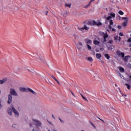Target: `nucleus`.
<instances>
[{
  "label": "nucleus",
  "mask_w": 131,
  "mask_h": 131,
  "mask_svg": "<svg viewBox=\"0 0 131 131\" xmlns=\"http://www.w3.org/2000/svg\"><path fill=\"white\" fill-rule=\"evenodd\" d=\"M9 93L10 94H9L8 95V100H7V103L8 104H10L12 103V95L14 96H18V94L13 88L10 89Z\"/></svg>",
  "instance_id": "f257e3e1"
},
{
  "label": "nucleus",
  "mask_w": 131,
  "mask_h": 131,
  "mask_svg": "<svg viewBox=\"0 0 131 131\" xmlns=\"http://www.w3.org/2000/svg\"><path fill=\"white\" fill-rule=\"evenodd\" d=\"M116 54L118 56L121 57V58L123 59L124 61L127 62L128 61V58H130V56H125L124 52H121V51L118 50L116 51Z\"/></svg>",
  "instance_id": "f03ea898"
},
{
  "label": "nucleus",
  "mask_w": 131,
  "mask_h": 131,
  "mask_svg": "<svg viewBox=\"0 0 131 131\" xmlns=\"http://www.w3.org/2000/svg\"><path fill=\"white\" fill-rule=\"evenodd\" d=\"M89 25H90V26H101L102 25V23L101 21H99L98 23H97L95 20H91L90 21H89Z\"/></svg>",
  "instance_id": "7ed1b4c3"
},
{
  "label": "nucleus",
  "mask_w": 131,
  "mask_h": 131,
  "mask_svg": "<svg viewBox=\"0 0 131 131\" xmlns=\"http://www.w3.org/2000/svg\"><path fill=\"white\" fill-rule=\"evenodd\" d=\"M12 111L15 114V117L18 118L19 117V113H18V111L16 110L14 107H12Z\"/></svg>",
  "instance_id": "20e7f679"
},
{
  "label": "nucleus",
  "mask_w": 131,
  "mask_h": 131,
  "mask_svg": "<svg viewBox=\"0 0 131 131\" xmlns=\"http://www.w3.org/2000/svg\"><path fill=\"white\" fill-rule=\"evenodd\" d=\"M33 121H34V123L35 125H36V126H41V123L39 121H36V120H33Z\"/></svg>",
  "instance_id": "39448f33"
},
{
  "label": "nucleus",
  "mask_w": 131,
  "mask_h": 131,
  "mask_svg": "<svg viewBox=\"0 0 131 131\" xmlns=\"http://www.w3.org/2000/svg\"><path fill=\"white\" fill-rule=\"evenodd\" d=\"M19 90H20V91L23 92H28V88L27 89V88H25L21 87V88H19Z\"/></svg>",
  "instance_id": "423d86ee"
},
{
  "label": "nucleus",
  "mask_w": 131,
  "mask_h": 131,
  "mask_svg": "<svg viewBox=\"0 0 131 131\" xmlns=\"http://www.w3.org/2000/svg\"><path fill=\"white\" fill-rule=\"evenodd\" d=\"M78 29L80 31H82V30H85L88 31L89 30V28H88L86 25H84V26L83 28H78Z\"/></svg>",
  "instance_id": "0eeeda50"
},
{
  "label": "nucleus",
  "mask_w": 131,
  "mask_h": 131,
  "mask_svg": "<svg viewBox=\"0 0 131 131\" xmlns=\"http://www.w3.org/2000/svg\"><path fill=\"white\" fill-rule=\"evenodd\" d=\"M28 92H30L33 93L34 95H37V93L33 91L32 90V89H31L29 88H28Z\"/></svg>",
  "instance_id": "6e6552de"
},
{
  "label": "nucleus",
  "mask_w": 131,
  "mask_h": 131,
  "mask_svg": "<svg viewBox=\"0 0 131 131\" xmlns=\"http://www.w3.org/2000/svg\"><path fill=\"white\" fill-rule=\"evenodd\" d=\"M85 42H86L88 44H92V40L90 39L89 40L88 39H84Z\"/></svg>",
  "instance_id": "1a4fd4ad"
},
{
  "label": "nucleus",
  "mask_w": 131,
  "mask_h": 131,
  "mask_svg": "<svg viewBox=\"0 0 131 131\" xmlns=\"http://www.w3.org/2000/svg\"><path fill=\"white\" fill-rule=\"evenodd\" d=\"M7 81V78H4L3 80H0V84H4Z\"/></svg>",
  "instance_id": "9d476101"
},
{
  "label": "nucleus",
  "mask_w": 131,
  "mask_h": 131,
  "mask_svg": "<svg viewBox=\"0 0 131 131\" xmlns=\"http://www.w3.org/2000/svg\"><path fill=\"white\" fill-rule=\"evenodd\" d=\"M102 35H103V38H107L108 37V34H107V32H106L105 33H104V32H102Z\"/></svg>",
  "instance_id": "9b49d317"
},
{
  "label": "nucleus",
  "mask_w": 131,
  "mask_h": 131,
  "mask_svg": "<svg viewBox=\"0 0 131 131\" xmlns=\"http://www.w3.org/2000/svg\"><path fill=\"white\" fill-rule=\"evenodd\" d=\"M119 71H120V72L121 73H124V68H122V67H120V68H118Z\"/></svg>",
  "instance_id": "f8f14e48"
},
{
  "label": "nucleus",
  "mask_w": 131,
  "mask_h": 131,
  "mask_svg": "<svg viewBox=\"0 0 131 131\" xmlns=\"http://www.w3.org/2000/svg\"><path fill=\"white\" fill-rule=\"evenodd\" d=\"M96 58L98 59H100L102 57V55L100 54H96Z\"/></svg>",
  "instance_id": "ddd939ff"
},
{
  "label": "nucleus",
  "mask_w": 131,
  "mask_h": 131,
  "mask_svg": "<svg viewBox=\"0 0 131 131\" xmlns=\"http://www.w3.org/2000/svg\"><path fill=\"white\" fill-rule=\"evenodd\" d=\"M7 113L10 115H12V108H8Z\"/></svg>",
  "instance_id": "4468645a"
},
{
  "label": "nucleus",
  "mask_w": 131,
  "mask_h": 131,
  "mask_svg": "<svg viewBox=\"0 0 131 131\" xmlns=\"http://www.w3.org/2000/svg\"><path fill=\"white\" fill-rule=\"evenodd\" d=\"M119 92H120L121 95H122V97H127V95L124 94L123 93V92H121V90H120V89H119Z\"/></svg>",
  "instance_id": "2eb2a0df"
},
{
  "label": "nucleus",
  "mask_w": 131,
  "mask_h": 131,
  "mask_svg": "<svg viewBox=\"0 0 131 131\" xmlns=\"http://www.w3.org/2000/svg\"><path fill=\"white\" fill-rule=\"evenodd\" d=\"M94 44L96 45H98L100 44V42L98 40H94Z\"/></svg>",
  "instance_id": "dca6fc26"
},
{
  "label": "nucleus",
  "mask_w": 131,
  "mask_h": 131,
  "mask_svg": "<svg viewBox=\"0 0 131 131\" xmlns=\"http://www.w3.org/2000/svg\"><path fill=\"white\" fill-rule=\"evenodd\" d=\"M94 1H95V0H90V4H89V5H86V6H85V8H88V7H89V6H90L92 2H94Z\"/></svg>",
  "instance_id": "f3484780"
},
{
  "label": "nucleus",
  "mask_w": 131,
  "mask_h": 131,
  "mask_svg": "<svg viewBox=\"0 0 131 131\" xmlns=\"http://www.w3.org/2000/svg\"><path fill=\"white\" fill-rule=\"evenodd\" d=\"M125 85L127 86L128 90H130L131 89V86L129 84L125 83Z\"/></svg>",
  "instance_id": "a211bd4d"
},
{
  "label": "nucleus",
  "mask_w": 131,
  "mask_h": 131,
  "mask_svg": "<svg viewBox=\"0 0 131 131\" xmlns=\"http://www.w3.org/2000/svg\"><path fill=\"white\" fill-rule=\"evenodd\" d=\"M127 21H124L122 24V26L124 27H126V26H127Z\"/></svg>",
  "instance_id": "6ab92c4d"
},
{
  "label": "nucleus",
  "mask_w": 131,
  "mask_h": 131,
  "mask_svg": "<svg viewBox=\"0 0 131 131\" xmlns=\"http://www.w3.org/2000/svg\"><path fill=\"white\" fill-rule=\"evenodd\" d=\"M88 60L89 61H91V62H93V58H92V57H88Z\"/></svg>",
  "instance_id": "aec40b11"
},
{
  "label": "nucleus",
  "mask_w": 131,
  "mask_h": 131,
  "mask_svg": "<svg viewBox=\"0 0 131 131\" xmlns=\"http://www.w3.org/2000/svg\"><path fill=\"white\" fill-rule=\"evenodd\" d=\"M118 14L119 15H124V12H122V11L120 10L118 11Z\"/></svg>",
  "instance_id": "412c9836"
},
{
  "label": "nucleus",
  "mask_w": 131,
  "mask_h": 131,
  "mask_svg": "<svg viewBox=\"0 0 131 131\" xmlns=\"http://www.w3.org/2000/svg\"><path fill=\"white\" fill-rule=\"evenodd\" d=\"M104 56L107 59H109L110 58V56L108 54L104 55Z\"/></svg>",
  "instance_id": "4be33fe9"
},
{
  "label": "nucleus",
  "mask_w": 131,
  "mask_h": 131,
  "mask_svg": "<svg viewBox=\"0 0 131 131\" xmlns=\"http://www.w3.org/2000/svg\"><path fill=\"white\" fill-rule=\"evenodd\" d=\"M110 16L112 17H113L114 18L116 16V14L115 13H111L110 14Z\"/></svg>",
  "instance_id": "5701e85b"
},
{
  "label": "nucleus",
  "mask_w": 131,
  "mask_h": 131,
  "mask_svg": "<svg viewBox=\"0 0 131 131\" xmlns=\"http://www.w3.org/2000/svg\"><path fill=\"white\" fill-rule=\"evenodd\" d=\"M119 76H120L122 79H123V80H124V78H125L123 76V75H122L121 73H120V74H119Z\"/></svg>",
  "instance_id": "b1692460"
},
{
  "label": "nucleus",
  "mask_w": 131,
  "mask_h": 131,
  "mask_svg": "<svg viewBox=\"0 0 131 131\" xmlns=\"http://www.w3.org/2000/svg\"><path fill=\"white\" fill-rule=\"evenodd\" d=\"M127 67L128 68L131 69V63H128L127 64Z\"/></svg>",
  "instance_id": "393cba45"
},
{
  "label": "nucleus",
  "mask_w": 131,
  "mask_h": 131,
  "mask_svg": "<svg viewBox=\"0 0 131 131\" xmlns=\"http://www.w3.org/2000/svg\"><path fill=\"white\" fill-rule=\"evenodd\" d=\"M86 45L88 46V48L89 50H91V49H92V47H91V46H90V45H89L88 44V43H86Z\"/></svg>",
  "instance_id": "a878e982"
},
{
  "label": "nucleus",
  "mask_w": 131,
  "mask_h": 131,
  "mask_svg": "<svg viewBox=\"0 0 131 131\" xmlns=\"http://www.w3.org/2000/svg\"><path fill=\"white\" fill-rule=\"evenodd\" d=\"M58 84H60V82L58 81V80L55 78L54 77L53 79Z\"/></svg>",
  "instance_id": "bb28decb"
},
{
  "label": "nucleus",
  "mask_w": 131,
  "mask_h": 131,
  "mask_svg": "<svg viewBox=\"0 0 131 131\" xmlns=\"http://www.w3.org/2000/svg\"><path fill=\"white\" fill-rule=\"evenodd\" d=\"M32 131H38V128L37 127H36L35 128H34L33 129Z\"/></svg>",
  "instance_id": "cd10ccee"
},
{
  "label": "nucleus",
  "mask_w": 131,
  "mask_h": 131,
  "mask_svg": "<svg viewBox=\"0 0 131 131\" xmlns=\"http://www.w3.org/2000/svg\"><path fill=\"white\" fill-rule=\"evenodd\" d=\"M110 24L111 25H113L114 24V22H113V20L112 19H111L110 20Z\"/></svg>",
  "instance_id": "c85d7f7f"
},
{
  "label": "nucleus",
  "mask_w": 131,
  "mask_h": 131,
  "mask_svg": "<svg viewBox=\"0 0 131 131\" xmlns=\"http://www.w3.org/2000/svg\"><path fill=\"white\" fill-rule=\"evenodd\" d=\"M124 80H125V81L126 82H128V81H130V79H129V78H124Z\"/></svg>",
  "instance_id": "c756f323"
},
{
  "label": "nucleus",
  "mask_w": 131,
  "mask_h": 131,
  "mask_svg": "<svg viewBox=\"0 0 131 131\" xmlns=\"http://www.w3.org/2000/svg\"><path fill=\"white\" fill-rule=\"evenodd\" d=\"M65 6H66V7H68L69 8H71V4H66Z\"/></svg>",
  "instance_id": "7c9ffc66"
},
{
  "label": "nucleus",
  "mask_w": 131,
  "mask_h": 131,
  "mask_svg": "<svg viewBox=\"0 0 131 131\" xmlns=\"http://www.w3.org/2000/svg\"><path fill=\"white\" fill-rule=\"evenodd\" d=\"M114 38L115 40H118V39L119 38V36H116L115 37H114Z\"/></svg>",
  "instance_id": "2f4dec72"
},
{
  "label": "nucleus",
  "mask_w": 131,
  "mask_h": 131,
  "mask_svg": "<svg viewBox=\"0 0 131 131\" xmlns=\"http://www.w3.org/2000/svg\"><path fill=\"white\" fill-rule=\"evenodd\" d=\"M114 42V41L113 40H110L108 41V43L110 44H112Z\"/></svg>",
  "instance_id": "473e14b6"
},
{
  "label": "nucleus",
  "mask_w": 131,
  "mask_h": 131,
  "mask_svg": "<svg viewBox=\"0 0 131 131\" xmlns=\"http://www.w3.org/2000/svg\"><path fill=\"white\" fill-rule=\"evenodd\" d=\"M111 18H112V17L111 16V15H109V16L106 17V19L107 20H110Z\"/></svg>",
  "instance_id": "72a5a7b5"
},
{
  "label": "nucleus",
  "mask_w": 131,
  "mask_h": 131,
  "mask_svg": "<svg viewBox=\"0 0 131 131\" xmlns=\"http://www.w3.org/2000/svg\"><path fill=\"white\" fill-rule=\"evenodd\" d=\"M107 39L106 38H103V42H106Z\"/></svg>",
  "instance_id": "f704fd0d"
},
{
  "label": "nucleus",
  "mask_w": 131,
  "mask_h": 131,
  "mask_svg": "<svg viewBox=\"0 0 131 131\" xmlns=\"http://www.w3.org/2000/svg\"><path fill=\"white\" fill-rule=\"evenodd\" d=\"M1 99H0V110L2 108V104H1Z\"/></svg>",
  "instance_id": "c9c22d12"
},
{
  "label": "nucleus",
  "mask_w": 131,
  "mask_h": 131,
  "mask_svg": "<svg viewBox=\"0 0 131 131\" xmlns=\"http://www.w3.org/2000/svg\"><path fill=\"white\" fill-rule=\"evenodd\" d=\"M81 96H82V97L83 98V99L84 100H87L86 98H85L84 97V96L83 95L81 94Z\"/></svg>",
  "instance_id": "e433bc0d"
},
{
  "label": "nucleus",
  "mask_w": 131,
  "mask_h": 131,
  "mask_svg": "<svg viewBox=\"0 0 131 131\" xmlns=\"http://www.w3.org/2000/svg\"><path fill=\"white\" fill-rule=\"evenodd\" d=\"M119 36L122 37V36H124V35H123V34L122 33H119Z\"/></svg>",
  "instance_id": "4c0bfd02"
},
{
  "label": "nucleus",
  "mask_w": 131,
  "mask_h": 131,
  "mask_svg": "<svg viewBox=\"0 0 131 131\" xmlns=\"http://www.w3.org/2000/svg\"><path fill=\"white\" fill-rule=\"evenodd\" d=\"M127 42H131V37L128 39Z\"/></svg>",
  "instance_id": "58836bf2"
},
{
  "label": "nucleus",
  "mask_w": 131,
  "mask_h": 131,
  "mask_svg": "<svg viewBox=\"0 0 131 131\" xmlns=\"http://www.w3.org/2000/svg\"><path fill=\"white\" fill-rule=\"evenodd\" d=\"M58 119H59V120L62 123H63L64 121H63V120H62L60 118H58Z\"/></svg>",
  "instance_id": "ea45409f"
},
{
  "label": "nucleus",
  "mask_w": 131,
  "mask_h": 131,
  "mask_svg": "<svg viewBox=\"0 0 131 131\" xmlns=\"http://www.w3.org/2000/svg\"><path fill=\"white\" fill-rule=\"evenodd\" d=\"M40 59L42 61H44L43 57H40Z\"/></svg>",
  "instance_id": "a19ab883"
},
{
  "label": "nucleus",
  "mask_w": 131,
  "mask_h": 131,
  "mask_svg": "<svg viewBox=\"0 0 131 131\" xmlns=\"http://www.w3.org/2000/svg\"><path fill=\"white\" fill-rule=\"evenodd\" d=\"M12 127L15 128V127H16V125L15 124H12Z\"/></svg>",
  "instance_id": "79ce46f5"
},
{
  "label": "nucleus",
  "mask_w": 131,
  "mask_h": 131,
  "mask_svg": "<svg viewBox=\"0 0 131 131\" xmlns=\"http://www.w3.org/2000/svg\"><path fill=\"white\" fill-rule=\"evenodd\" d=\"M121 37L119 36V38H118V40L119 41H121Z\"/></svg>",
  "instance_id": "37998d69"
},
{
  "label": "nucleus",
  "mask_w": 131,
  "mask_h": 131,
  "mask_svg": "<svg viewBox=\"0 0 131 131\" xmlns=\"http://www.w3.org/2000/svg\"><path fill=\"white\" fill-rule=\"evenodd\" d=\"M121 26H118V29H121Z\"/></svg>",
  "instance_id": "c03bdc74"
},
{
  "label": "nucleus",
  "mask_w": 131,
  "mask_h": 131,
  "mask_svg": "<svg viewBox=\"0 0 131 131\" xmlns=\"http://www.w3.org/2000/svg\"><path fill=\"white\" fill-rule=\"evenodd\" d=\"M108 27H109L110 29H112V26L111 25L108 26Z\"/></svg>",
  "instance_id": "a18cd8bd"
},
{
  "label": "nucleus",
  "mask_w": 131,
  "mask_h": 131,
  "mask_svg": "<svg viewBox=\"0 0 131 131\" xmlns=\"http://www.w3.org/2000/svg\"><path fill=\"white\" fill-rule=\"evenodd\" d=\"M52 118H53V119H56L55 117V116H54L53 115H52Z\"/></svg>",
  "instance_id": "49530a36"
},
{
  "label": "nucleus",
  "mask_w": 131,
  "mask_h": 131,
  "mask_svg": "<svg viewBox=\"0 0 131 131\" xmlns=\"http://www.w3.org/2000/svg\"><path fill=\"white\" fill-rule=\"evenodd\" d=\"M112 31L116 32V30H115L114 28H112Z\"/></svg>",
  "instance_id": "de8ad7c7"
},
{
  "label": "nucleus",
  "mask_w": 131,
  "mask_h": 131,
  "mask_svg": "<svg viewBox=\"0 0 131 131\" xmlns=\"http://www.w3.org/2000/svg\"><path fill=\"white\" fill-rule=\"evenodd\" d=\"M72 95L74 96V97H75L74 94L72 92H71Z\"/></svg>",
  "instance_id": "09e8293b"
},
{
  "label": "nucleus",
  "mask_w": 131,
  "mask_h": 131,
  "mask_svg": "<svg viewBox=\"0 0 131 131\" xmlns=\"http://www.w3.org/2000/svg\"><path fill=\"white\" fill-rule=\"evenodd\" d=\"M79 45L81 46H82V43H81V42H79Z\"/></svg>",
  "instance_id": "8fccbe9b"
},
{
  "label": "nucleus",
  "mask_w": 131,
  "mask_h": 131,
  "mask_svg": "<svg viewBox=\"0 0 131 131\" xmlns=\"http://www.w3.org/2000/svg\"><path fill=\"white\" fill-rule=\"evenodd\" d=\"M127 18H126V17H122V19H123V20H124V19H126Z\"/></svg>",
  "instance_id": "3c124183"
},
{
  "label": "nucleus",
  "mask_w": 131,
  "mask_h": 131,
  "mask_svg": "<svg viewBox=\"0 0 131 131\" xmlns=\"http://www.w3.org/2000/svg\"><path fill=\"white\" fill-rule=\"evenodd\" d=\"M48 123H50V124H52V122L49 121L48 120Z\"/></svg>",
  "instance_id": "603ef678"
},
{
  "label": "nucleus",
  "mask_w": 131,
  "mask_h": 131,
  "mask_svg": "<svg viewBox=\"0 0 131 131\" xmlns=\"http://www.w3.org/2000/svg\"><path fill=\"white\" fill-rule=\"evenodd\" d=\"M30 127H32V124H30Z\"/></svg>",
  "instance_id": "864d4df0"
},
{
  "label": "nucleus",
  "mask_w": 131,
  "mask_h": 131,
  "mask_svg": "<svg viewBox=\"0 0 131 131\" xmlns=\"http://www.w3.org/2000/svg\"><path fill=\"white\" fill-rule=\"evenodd\" d=\"M52 78H53V79H54V78L55 77L54 76H50Z\"/></svg>",
  "instance_id": "5fc2aeb1"
},
{
  "label": "nucleus",
  "mask_w": 131,
  "mask_h": 131,
  "mask_svg": "<svg viewBox=\"0 0 131 131\" xmlns=\"http://www.w3.org/2000/svg\"><path fill=\"white\" fill-rule=\"evenodd\" d=\"M48 13V11H47V12L46 13V15H47Z\"/></svg>",
  "instance_id": "6e6d98bb"
},
{
  "label": "nucleus",
  "mask_w": 131,
  "mask_h": 131,
  "mask_svg": "<svg viewBox=\"0 0 131 131\" xmlns=\"http://www.w3.org/2000/svg\"><path fill=\"white\" fill-rule=\"evenodd\" d=\"M98 119H100V120L102 121H104L103 120H101V119L100 118H98Z\"/></svg>",
  "instance_id": "4d7b16f0"
},
{
  "label": "nucleus",
  "mask_w": 131,
  "mask_h": 131,
  "mask_svg": "<svg viewBox=\"0 0 131 131\" xmlns=\"http://www.w3.org/2000/svg\"><path fill=\"white\" fill-rule=\"evenodd\" d=\"M129 78L131 79V76H129Z\"/></svg>",
  "instance_id": "13d9d810"
},
{
  "label": "nucleus",
  "mask_w": 131,
  "mask_h": 131,
  "mask_svg": "<svg viewBox=\"0 0 131 131\" xmlns=\"http://www.w3.org/2000/svg\"><path fill=\"white\" fill-rule=\"evenodd\" d=\"M108 50H110V49H111V48H108Z\"/></svg>",
  "instance_id": "bf43d9fd"
},
{
  "label": "nucleus",
  "mask_w": 131,
  "mask_h": 131,
  "mask_svg": "<svg viewBox=\"0 0 131 131\" xmlns=\"http://www.w3.org/2000/svg\"><path fill=\"white\" fill-rule=\"evenodd\" d=\"M115 86H117V84H115Z\"/></svg>",
  "instance_id": "052dcab7"
},
{
  "label": "nucleus",
  "mask_w": 131,
  "mask_h": 131,
  "mask_svg": "<svg viewBox=\"0 0 131 131\" xmlns=\"http://www.w3.org/2000/svg\"><path fill=\"white\" fill-rule=\"evenodd\" d=\"M58 73L59 74H60V72H58Z\"/></svg>",
  "instance_id": "680f3d73"
},
{
  "label": "nucleus",
  "mask_w": 131,
  "mask_h": 131,
  "mask_svg": "<svg viewBox=\"0 0 131 131\" xmlns=\"http://www.w3.org/2000/svg\"><path fill=\"white\" fill-rule=\"evenodd\" d=\"M129 47H131V44L129 45Z\"/></svg>",
  "instance_id": "e2e57ef3"
},
{
  "label": "nucleus",
  "mask_w": 131,
  "mask_h": 131,
  "mask_svg": "<svg viewBox=\"0 0 131 131\" xmlns=\"http://www.w3.org/2000/svg\"><path fill=\"white\" fill-rule=\"evenodd\" d=\"M48 131H51V130L49 129V130H48Z\"/></svg>",
  "instance_id": "0e129e2a"
},
{
  "label": "nucleus",
  "mask_w": 131,
  "mask_h": 131,
  "mask_svg": "<svg viewBox=\"0 0 131 131\" xmlns=\"http://www.w3.org/2000/svg\"><path fill=\"white\" fill-rule=\"evenodd\" d=\"M82 131H84V130H82Z\"/></svg>",
  "instance_id": "69168bd1"
},
{
  "label": "nucleus",
  "mask_w": 131,
  "mask_h": 131,
  "mask_svg": "<svg viewBox=\"0 0 131 131\" xmlns=\"http://www.w3.org/2000/svg\"><path fill=\"white\" fill-rule=\"evenodd\" d=\"M130 51H131V48H130Z\"/></svg>",
  "instance_id": "338daca9"
},
{
  "label": "nucleus",
  "mask_w": 131,
  "mask_h": 131,
  "mask_svg": "<svg viewBox=\"0 0 131 131\" xmlns=\"http://www.w3.org/2000/svg\"><path fill=\"white\" fill-rule=\"evenodd\" d=\"M55 131H57V130H55Z\"/></svg>",
  "instance_id": "774afa93"
}]
</instances>
